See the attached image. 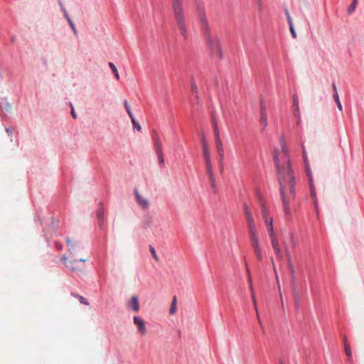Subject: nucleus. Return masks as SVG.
Instances as JSON below:
<instances>
[{
    "label": "nucleus",
    "mask_w": 364,
    "mask_h": 364,
    "mask_svg": "<svg viewBox=\"0 0 364 364\" xmlns=\"http://www.w3.org/2000/svg\"><path fill=\"white\" fill-rule=\"evenodd\" d=\"M277 181L285 215H289L291 214L290 198L294 200L296 198L295 178L291 176L287 170L284 173L279 171V178Z\"/></svg>",
    "instance_id": "nucleus-1"
},
{
    "label": "nucleus",
    "mask_w": 364,
    "mask_h": 364,
    "mask_svg": "<svg viewBox=\"0 0 364 364\" xmlns=\"http://www.w3.org/2000/svg\"><path fill=\"white\" fill-rule=\"evenodd\" d=\"M198 13L200 26L206 41V44L210 49L211 55L217 60H221L223 57L220 41L217 37H212L208 26V20L203 8L197 3Z\"/></svg>",
    "instance_id": "nucleus-2"
},
{
    "label": "nucleus",
    "mask_w": 364,
    "mask_h": 364,
    "mask_svg": "<svg viewBox=\"0 0 364 364\" xmlns=\"http://www.w3.org/2000/svg\"><path fill=\"white\" fill-rule=\"evenodd\" d=\"M280 144H281V149L282 151L284 154V161L283 164H281L278 155H277V150L274 151V161L276 166L277 168V179L279 178V171L282 172H285V171H288V173L291 176H294L293 171L291 170L289 156V151L286 146L285 139L284 136H281L279 138Z\"/></svg>",
    "instance_id": "nucleus-3"
},
{
    "label": "nucleus",
    "mask_w": 364,
    "mask_h": 364,
    "mask_svg": "<svg viewBox=\"0 0 364 364\" xmlns=\"http://www.w3.org/2000/svg\"><path fill=\"white\" fill-rule=\"evenodd\" d=\"M177 27L179 30L181 35L185 40L188 38V29L186 24L185 14L183 9L173 11Z\"/></svg>",
    "instance_id": "nucleus-4"
},
{
    "label": "nucleus",
    "mask_w": 364,
    "mask_h": 364,
    "mask_svg": "<svg viewBox=\"0 0 364 364\" xmlns=\"http://www.w3.org/2000/svg\"><path fill=\"white\" fill-rule=\"evenodd\" d=\"M154 147L156 151V154L158 158L159 164L161 166H164L165 161L162 150V145L160 142L159 136L157 134H155L154 136Z\"/></svg>",
    "instance_id": "nucleus-5"
},
{
    "label": "nucleus",
    "mask_w": 364,
    "mask_h": 364,
    "mask_svg": "<svg viewBox=\"0 0 364 364\" xmlns=\"http://www.w3.org/2000/svg\"><path fill=\"white\" fill-rule=\"evenodd\" d=\"M65 242L68 246V252L74 255L77 250L82 249V246L78 242H73L70 237H66Z\"/></svg>",
    "instance_id": "nucleus-6"
},
{
    "label": "nucleus",
    "mask_w": 364,
    "mask_h": 364,
    "mask_svg": "<svg viewBox=\"0 0 364 364\" xmlns=\"http://www.w3.org/2000/svg\"><path fill=\"white\" fill-rule=\"evenodd\" d=\"M259 124L262 127L261 132L264 131L267 127L268 123L265 107L263 105L262 102H261Z\"/></svg>",
    "instance_id": "nucleus-7"
},
{
    "label": "nucleus",
    "mask_w": 364,
    "mask_h": 364,
    "mask_svg": "<svg viewBox=\"0 0 364 364\" xmlns=\"http://www.w3.org/2000/svg\"><path fill=\"white\" fill-rule=\"evenodd\" d=\"M134 323L137 326L138 331L141 335H145L146 333L144 321L138 316L133 317Z\"/></svg>",
    "instance_id": "nucleus-8"
},
{
    "label": "nucleus",
    "mask_w": 364,
    "mask_h": 364,
    "mask_svg": "<svg viewBox=\"0 0 364 364\" xmlns=\"http://www.w3.org/2000/svg\"><path fill=\"white\" fill-rule=\"evenodd\" d=\"M104 215H105V210H104L103 203L102 202H100L99 207L97 210V218L98 220L99 226L101 229H102L103 226H104Z\"/></svg>",
    "instance_id": "nucleus-9"
},
{
    "label": "nucleus",
    "mask_w": 364,
    "mask_h": 364,
    "mask_svg": "<svg viewBox=\"0 0 364 364\" xmlns=\"http://www.w3.org/2000/svg\"><path fill=\"white\" fill-rule=\"evenodd\" d=\"M271 243H272V248H273L277 257L279 259H282L283 254L282 252V250L280 248L278 240L275 237H273V239H271Z\"/></svg>",
    "instance_id": "nucleus-10"
},
{
    "label": "nucleus",
    "mask_w": 364,
    "mask_h": 364,
    "mask_svg": "<svg viewBox=\"0 0 364 364\" xmlns=\"http://www.w3.org/2000/svg\"><path fill=\"white\" fill-rule=\"evenodd\" d=\"M11 109V104L8 102L7 98H1L0 99V109L4 113V116H6V113L9 112Z\"/></svg>",
    "instance_id": "nucleus-11"
},
{
    "label": "nucleus",
    "mask_w": 364,
    "mask_h": 364,
    "mask_svg": "<svg viewBox=\"0 0 364 364\" xmlns=\"http://www.w3.org/2000/svg\"><path fill=\"white\" fill-rule=\"evenodd\" d=\"M127 306L134 312H138L139 310L138 296H133L132 299L128 301Z\"/></svg>",
    "instance_id": "nucleus-12"
},
{
    "label": "nucleus",
    "mask_w": 364,
    "mask_h": 364,
    "mask_svg": "<svg viewBox=\"0 0 364 364\" xmlns=\"http://www.w3.org/2000/svg\"><path fill=\"white\" fill-rule=\"evenodd\" d=\"M202 146H203V154L205 160V163L211 161L210 155L208 151V144L205 139L204 136H202Z\"/></svg>",
    "instance_id": "nucleus-13"
},
{
    "label": "nucleus",
    "mask_w": 364,
    "mask_h": 364,
    "mask_svg": "<svg viewBox=\"0 0 364 364\" xmlns=\"http://www.w3.org/2000/svg\"><path fill=\"white\" fill-rule=\"evenodd\" d=\"M60 6H61V9L64 14V16L65 17V18L67 19L70 28H72L73 33L75 35H77V31L76 30V28H75V26L73 23V21H72V19L70 18V17L69 16L67 11L65 10V9L64 8V6H63V4L61 3H60Z\"/></svg>",
    "instance_id": "nucleus-14"
},
{
    "label": "nucleus",
    "mask_w": 364,
    "mask_h": 364,
    "mask_svg": "<svg viewBox=\"0 0 364 364\" xmlns=\"http://www.w3.org/2000/svg\"><path fill=\"white\" fill-rule=\"evenodd\" d=\"M285 251H286L287 256L289 259V270H290V273H291V280H292V282L294 284L296 282L295 270H294V268L292 264L290 262V254H289V249L287 247H285Z\"/></svg>",
    "instance_id": "nucleus-15"
},
{
    "label": "nucleus",
    "mask_w": 364,
    "mask_h": 364,
    "mask_svg": "<svg viewBox=\"0 0 364 364\" xmlns=\"http://www.w3.org/2000/svg\"><path fill=\"white\" fill-rule=\"evenodd\" d=\"M136 199L138 204L143 208H149V202L145 198H142L137 191H135Z\"/></svg>",
    "instance_id": "nucleus-16"
},
{
    "label": "nucleus",
    "mask_w": 364,
    "mask_h": 364,
    "mask_svg": "<svg viewBox=\"0 0 364 364\" xmlns=\"http://www.w3.org/2000/svg\"><path fill=\"white\" fill-rule=\"evenodd\" d=\"M309 181H310L311 196L314 198V203L315 208H317L318 202H317V200L316 198L315 187H314V186L313 184V182H312V176H311V173H309Z\"/></svg>",
    "instance_id": "nucleus-17"
},
{
    "label": "nucleus",
    "mask_w": 364,
    "mask_h": 364,
    "mask_svg": "<svg viewBox=\"0 0 364 364\" xmlns=\"http://www.w3.org/2000/svg\"><path fill=\"white\" fill-rule=\"evenodd\" d=\"M77 259H73L68 262V267L70 269L72 272L80 271L82 268L77 265Z\"/></svg>",
    "instance_id": "nucleus-18"
},
{
    "label": "nucleus",
    "mask_w": 364,
    "mask_h": 364,
    "mask_svg": "<svg viewBox=\"0 0 364 364\" xmlns=\"http://www.w3.org/2000/svg\"><path fill=\"white\" fill-rule=\"evenodd\" d=\"M212 123H213V132H214L215 139H220L219 129H218L217 122H216L213 114H212Z\"/></svg>",
    "instance_id": "nucleus-19"
},
{
    "label": "nucleus",
    "mask_w": 364,
    "mask_h": 364,
    "mask_svg": "<svg viewBox=\"0 0 364 364\" xmlns=\"http://www.w3.org/2000/svg\"><path fill=\"white\" fill-rule=\"evenodd\" d=\"M244 213L245 215L247 222L254 220V218L247 203H244Z\"/></svg>",
    "instance_id": "nucleus-20"
},
{
    "label": "nucleus",
    "mask_w": 364,
    "mask_h": 364,
    "mask_svg": "<svg viewBox=\"0 0 364 364\" xmlns=\"http://www.w3.org/2000/svg\"><path fill=\"white\" fill-rule=\"evenodd\" d=\"M171 1L173 11L183 9L182 0H171Z\"/></svg>",
    "instance_id": "nucleus-21"
},
{
    "label": "nucleus",
    "mask_w": 364,
    "mask_h": 364,
    "mask_svg": "<svg viewBox=\"0 0 364 364\" xmlns=\"http://www.w3.org/2000/svg\"><path fill=\"white\" fill-rule=\"evenodd\" d=\"M250 241H251V243H252V245L253 248L259 246V240H258V238H257V233L256 234H253V235H250Z\"/></svg>",
    "instance_id": "nucleus-22"
},
{
    "label": "nucleus",
    "mask_w": 364,
    "mask_h": 364,
    "mask_svg": "<svg viewBox=\"0 0 364 364\" xmlns=\"http://www.w3.org/2000/svg\"><path fill=\"white\" fill-rule=\"evenodd\" d=\"M247 225H248V230L250 235L256 234V226L254 220L248 221Z\"/></svg>",
    "instance_id": "nucleus-23"
},
{
    "label": "nucleus",
    "mask_w": 364,
    "mask_h": 364,
    "mask_svg": "<svg viewBox=\"0 0 364 364\" xmlns=\"http://www.w3.org/2000/svg\"><path fill=\"white\" fill-rule=\"evenodd\" d=\"M292 101H293L292 106L294 109V111L299 110V97L296 94L293 95Z\"/></svg>",
    "instance_id": "nucleus-24"
},
{
    "label": "nucleus",
    "mask_w": 364,
    "mask_h": 364,
    "mask_svg": "<svg viewBox=\"0 0 364 364\" xmlns=\"http://www.w3.org/2000/svg\"><path fill=\"white\" fill-rule=\"evenodd\" d=\"M333 97V99L337 105L338 108L339 109L340 111H342L343 107H342V104L341 102L338 92H334Z\"/></svg>",
    "instance_id": "nucleus-25"
},
{
    "label": "nucleus",
    "mask_w": 364,
    "mask_h": 364,
    "mask_svg": "<svg viewBox=\"0 0 364 364\" xmlns=\"http://www.w3.org/2000/svg\"><path fill=\"white\" fill-rule=\"evenodd\" d=\"M218 163H219V165L220 166V170H221V172L223 171V160H224V149H222V150H218Z\"/></svg>",
    "instance_id": "nucleus-26"
},
{
    "label": "nucleus",
    "mask_w": 364,
    "mask_h": 364,
    "mask_svg": "<svg viewBox=\"0 0 364 364\" xmlns=\"http://www.w3.org/2000/svg\"><path fill=\"white\" fill-rule=\"evenodd\" d=\"M176 311V296H174L169 309V314H174Z\"/></svg>",
    "instance_id": "nucleus-27"
},
{
    "label": "nucleus",
    "mask_w": 364,
    "mask_h": 364,
    "mask_svg": "<svg viewBox=\"0 0 364 364\" xmlns=\"http://www.w3.org/2000/svg\"><path fill=\"white\" fill-rule=\"evenodd\" d=\"M108 65H109V68H111L112 71L113 72L116 79L119 80V75L117 68L115 66V65L113 63H112V62H109Z\"/></svg>",
    "instance_id": "nucleus-28"
},
{
    "label": "nucleus",
    "mask_w": 364,
    "mask_h": 364,
    "mask_svg": "<svg viewBox=\"0 0 364 364\" xmlns=\"http://www.w3.org/2000/svg\"><path fill=\"white\" fill-rule=\"evenodd\" d=\"M344 346L346 355L350 358L352 355L351 350L346 338H344Z\"/></svg>",
    "instance_id": "nucleus-29"
},
{
    "label": "nucleus",
    "mask_w": 364,
    "mask_h": 364,
    "mask_svg": "<svg viewBox=\"0 0 364 364\" xmlns=\"http://www.w3.org/2000/svg\"><path fill=\"white\" fill-rule=\"evenodd\" d=\"M344 346L346 355L350 358L352 355L351 350L346 338H344Z\"/></svg>",
    "instance_id": "nucleus-30"
},
{
    "label": "nucleus",
    "mask_w": 364,
    "mask_h": 364,
    "mask_svg": "<svg viewBox=\"0 0 364 364\" xmlns=\"http://www.w3.org/2000/svg\"><path fill=\"white\" fill-rule=\"evenodd\" d=\"M254 252L255 253L256 257L259 261H262V250L260 247H257L253 248Z\"/></svg>",
    "instance_id": "nucleus-31"
},
{
    "label": "nucleus",
    "mask_w": 364,
    "mask_h": 364,
    "mask_svg": "<svg viewBox=\"0 0 364 364\" xmlns=\"http://www.w3.org/2000/svg\"><path fill=\"white\" fill-rule=\"evenodd\" d=\"M357 4H358V0H353L351 4L349 6V7L348 9V13L349 14H351L352 13L354 12V11L357 6Z\"/></svg>",
    "instance_id": "nucleus-32"
},
{
    "label": "nucleus",
    "mask_w": 364,
    "mask_h": 364,
    "mask_svg": "<svg viewBox=\"0 0 364 364\" xmlns=\"http://www.w3.org/2000/svg\"><path fill=\"white\" fill-rule=\"evenodd\" d=\"M261 212H262V215L263 220L269 218L268 210H267V207L264 205V204H263V203L261 205Z\"/></svg>",
    "instance_id": "nucleus-33"
},
{
    "label": "nucleus",
    "mask_w": 364,
    "mask_h": 364,
    "mask_svg": "<svg viewBox=\"0 0 364 364\" xmlns=\"http://www.w3.org/2000/svg\"><path fill=\"white\" fill-rule=\"evenodd\" d=\"M205 166H206L207 173H208L209 178H210L211 176H213L211 161L206 162Z\"/></svg>",
    "instance_id": "nucleus-34"
},
{
    "label": "nucleus",
    "mask_w": 364,
    "mask_h": 364,
    "mask_svg": "<svg viewBox=\"0 0 364 364\" xmlns=\"http://www.w3.org/2000/svg\"><path fill=\"white\" fill-rule=\"evenodd\" d=\"M288 24H289V30H290L291 36L294 38H296V31L294 29V25H293V22L291 21L290 23H288Z\"/></svg>",
    "instance_id": "nucleus-35"
},
{
    "label": "nucleus",
    "mask_w": 364,
    "mask_h": 364,
    "mask_svg": "<svg viewBox=\"0 0 364 364\" xmlns=\"http://www.w3.org/2000/svg\"><path fill=\"white\" fill-rule=\"evenodd\" d=\"M294 115L296 118V124L300 125L301 122L300 110L294 111Z\"/></svg>",
    "instance_id": "nucleus-36"
},
{
    "label": "nucleus",
    "mask_w": 364,
    "mask_h": 364,
    "mask_svg": "<svg viewBox=\"0 0 364 364\" xmlns=\"http://www.w3.org/2000/svg\"><path fill=\"white\" fill-rule=\"evenodd\" d=\"M267 232L269 233L270 239H273V237H274V227H273V225H267Z\"/></svg>",
    "instance_id": "nucleus-37"
},
{
    "label": "nucleus",
    "mask_w": 364,
    "mask_h": 364,
    "mask_svg": "<svg viewBox=\"0 0 364 364\" xmlns=\"http://www.w3.org/2000/svg\"><path fill=\"white\" fill-rule=\"evenodd\" d=\"M132 123L134 129H136L137 131H141V127L140 124L136 121V119H132Z\"/></svg>",
    "instance_id": "nucleus-38"
},
{
    "label": "nucleus",
    "mask_w": 364,
    "mask_h": 364,
    "mask_svg": "<svg viewBox=\"0 0 364 364\" xmlns=\"http://www.w3.org/2000/svg\"><path fill=\"white\" fill-rule=\"evenodd\" d=\"M149 251L153 257V258L156 260V261H159V257L156 255V250L154 248L153 246L151 245H149Z\"/></svg>",
    "instance_id": "nucleus-39"
},
{
    "label": "nucleus",
    "mask_w": 364,
    "mask_h": 364,
    "mask_svg": "<svg viewBox=\"0 0 364 364\" xmlns=\"http://www.w3.org/2000/svg\"><path fill=\"white\" fill-rule=\"evenodd\" d=\"M215 144L218 151L223 149V143L220 139H215Z\"/></svg>",
    "instance_id": "nucleus-40"
},
{
    "label": "nucleus",
    "mask_w": 364,
    "mask_h": 364,
    "mask_svg": "<svg viewBox=\"0 0 364 364\" xmlns=\"http://www.w3.org/2000/svg\"><path fill=\"white\" fill-rule=\"evenodd\" d=\"M77 299H79L80 302L84 305H88L89 304V302L87 301V300L82 296H77Z\"/></svg>",
    "instance_id": "nucleus-41"
},
{
    "label": "nucleus",
    "mask_w": 364,
    "mask_h": 364,
    "mask_svg": "<svg viewBox=\"0 0 364 364\" xmlns=\"http://www.w3.org/2000/svg\"><path fill=\"white\" fill-rule=\"evenodd\" d=\"M284 14H285V16L287 17V22L290 23L291 21H292V19L291 18V16L289 14V10H288L287 8L284 9Z\"/></svg>",
    "instance_id": "nucleus-42"
},
{
    "label": "nucleus",
    "mask_w": 364,
    "mask_h": 364,
    "mask_svg": "<svg viewBox=\"0 0 364 364\" xmlns=\"http://www.w3.org/2000/svg\"><path fill=\"white\" fill-rule=\"evenodd\" d=\"M264 222L266 226L273 225V219L272 217H269L267 218L264 219Z\"/></svg>",
    "instance_id": "nucleus-43"
},
{
    "label": "nucleus",
    "mask_w": 364,
    "mask_h": 364,
    "mask_svg": "<svg viewBox=\"0 0 364 364\" xmlns=\"http://www.w3.org/2000/svg\"><path fill=\"white\" fill-rule=\"evenodd\" d=\"M209 180H210V182L211 184V187L215 191L216 189V184H215V181L214 180L213 176H211L210 178H209Z\"/></svg>",
    "instance_id": "nucleus-44"
},
{
    "label": "nucleus",
    "mask_w": 364,
    "mask_h": 364,
    "mask_svg": "<svg viewBox=\"0 0 364 364\" xmlns=\"http://www.w3.org/2000/svg\"><path fill=\"white\" fill-rule=\"evenodd\" d=\"M55 246L58 251H61L63 248V245L58 242H55Z\"/></svg>",
    "instance_id": "nucleus-45"
},
{
    "label": "nucleus",
    "mask_w": 364,
    "mask_h": 364,
    "mask_svg": "<svg viewBox=\"0 0 364 364\" xmlns=\"http://www.w3.org/2000/svg\"><path fill=\"white\" fill-rule=\"evenodd\" d=\"M245 266H246L247 272L248 277H249V283H250V287H252V281H251V277H250V269L248 268L247 262H245Z\"/></svg>",
    "instance_id": "nucleus-46"
},
{
    "label": "nucleus",
    "mask_w": 364,
    "mask_h": 364,
    "mask_svg": "<svg viewBox=\"0 0 364 364\" xmlns=\"http://www.w3.org/2000/svg\"><path fill=\"white\" fill-rule=\"evenodd\" d=\"M124 107H125V109H126V111H127V112L128 110H132V109H131V107H130V106H129V103H128V101H127V100H125L124 101Z\"/></svg>",
    "instance_id": "nucleus-47"
},
{
    "label": "nucleus",
    "mask_w": 364,
    "mask_h": 364,
    "mask_svg": "<svg viewBox=\"0 0 364 364\" xmlns=\"http://www.w3.org/2000/svg\"><path fill=\"white\" fill-rule=\"evenodd\" d=\"M62 262L67 267V265L68 264V257L65 255H63L62 256Z\"/></svg>",
    "instance_id": "nucleus-48"
},
{
    "label": "nucleus",
    "mask_w": 364,
    "mask_h": 364,
    "mask_svg": "<svg viewBox=\"0 0 364 364\" xmlns=\"http://www.w3.org/2000/svg\"><path fill=\"white\" fill-rule=\"evenodd\" d=\"M302 153H303V157L305 161L307 160V156H306V151L305 149L304 146L302 144Z\"/></svg>",
    "instance_id": "nucleus-49"
},
{
    "label": "nucleus",
    "mask_w": 364,
    "mask_h": 364,
    "mask_svg": "<svg viewBox=\"0 0 364 364\" xmlns=\"http://www.w3.org/2000/svg\"><path fill=\"white\" fill-rule=\"evenodd\" d=\"M290 240H291L292 245L294 247L296 245V242H295L294 237L292 233H290Z\"/></svg>",
    "instance_id": "nucleus-50"
},
{
    "label": "nucleus",
    "mask_w": 364,
    "mask_h": 364,
    "mask_svg": "<svg viewBox=\"0 0 364 364\" xmlns=\"http://www.w3.org/2000/svg\"><path fill=\"white\" fill-rule=\"evenodd\" d=\"M71 107H72V110H71V114H72V117L74 118V119H76L77 118V114L74 110V107H73V105H71Z\"/></svg>",
    "instance_id": "nucleus-51"
},
{
    "label": "nucleus",
    "mask_w": 364,
    "mask_h": 364,
    "mask_svg": "<svg viewBox=\"0 0 364 364\" xmlns=\"http://www.w3.org/2000/svg\"><path fill=\"white\" fill-rule=\"evenodd\" d=\"M127 112L129 117H130L131 121L132 120V119H135L132 110H128Z\"/></svg>",
    "instance_id": "nucleus-52"
},
{
    "label": "nucleus",
    "mask_w": 364,
    "mask_h": 364,
    "mask_svg": "<svg viewBox=\"0 0 364 364\" xmlns=\"http://www.w3.org/2000/svg\"><path fill=\"white\" fill-rule=\"evenodd\" d=\"M6 132L9 134V135H11L12 134V129L11 127H7L6 128Z\"/></svg>",
    "instance_id": "nucleus-53"
},
{
    "label": "nucleus",
    "mask_w": 364,
    "mask_h": 364,
    "mask_svg": "<svg viewBox=\"0 0 364 364\" xmlns=\"http://www.w3.org/2000/svg\"><path fill=\"white\" fill-rule=\"evenodd\" d=\"M257 4H258L259 10L261 11L262 10V4H261L260 0H257Z\"/></svg>",
    "instance_id": "nucleus-54"
},
{
    "label": "nucleus",
    "mask_w": 364,
    "mask_h": 364,
    "mask_svg": "<svg viewBox=\"0 0 364 364\" xmlns=\"http://www.w3.org/2000/svg\"><path fill=\"white\" fill-rule=\"evenodd\" d=\"M332 89L333 90V92H338V91H337V88H336V84H335V83H333V84H332Z\"/></svg>",
    "instance_id": "nucleus-55"
},
{
    "label": "nucleus",
    "mask_w": 364,
    "mask_h": 364,
    "mask_svg": "<svg viewBox=\"0 0 364 364\" xmlns=\"http://www.w3.org/2000/svg\"><path fill=\"white\" fill-rule=\"evenodd\" d=\"M257 318L259 320V325H260L261 328L263 329V326H262V322L260 321V318H259V316L258 313H257Z\"/></svg>",
    "instance_id": "nucleus-56"
},
{
    "label": "nucleus",
    "mask_w": 364,
    "mask_h": 364,
    "mask_svg": "<svg viewBox=\"0 0 364 364\" xmlns=\"http://www.w3.org/2000/svg\"><path fill=\"white\" fill-rule=\"evenodd\" d=\"M252 300H253L254 305L256 307V299H255L254 294H252Z\"/></svg>",
    "instance_id": "nucleus-57"
},
{
    "label": "nucleus",
    "mask_w": 364,
    "mask_h": 364,
    "mask_svg": "<svg viewBox=\"0 0 364 364\" xmlns=\"http://www.w3.org/2000/svg\"><path fill=\"white\" fill-rule=\"evenodd\" d=\"M149 226H150V223H149V222L146 223L144 224V227L145 228H149Z\"/></svg>",
    "instance_id": "nucleus-58"
},
{
    "label": "nucleus",
    "mask_w": 364,
    "mask_h": 364,
    "mask_svg": "<svg viewBox=\"0 0 364 364\" xmlns=\"http://www.w3.org/2000/svg\"><path fill=\"white\" fill-rule=\"evenodd\" d=\"M77 261H78V263H79V262H83V263H85L86 260H85V259H79V260H77Z\"/></svg>",
    "instance_id": "nucleus-59"
},
{
    "label": "nucleus",
    "mask_w": 364,
    "mask_h": 364,
    "mask_svg": "<svg viewBox=\"0 0 364 364\" xmlns=\"http://www.w3.org/2000/svg\"><path fill=\"white\" fill-rule=\"evenodd\" d=\"M71 294H72V296H75L76 298H77V296H80L79 294H77L76 293H72Z\"/></svg>",
    "instance_id": "nucleus-60"
},
{
    "label": "nucleus",
    "mask_w": 364,
    "mask_h": 364,
    "mask_svg": "<svg viewBox=\"0 0 364 364\" xmlns=\"http://www.w3.org/2000/svg\"><path fill=\"white\" fill-rule=\"evenodd\" d=\"M192 88L193 90H196V86L195 84H192Z\"/></svg>",
    "instance_id": "nucleus-61"
},
{
    "label": "nucleus",
    "mask_w": 364,
    "mask_h": 364,
    "mask_svg": "<svg viewBox=\"0 0 364 364\" xmlns=\"http://www.w3.org/2000/svg\"><path fill=\"white\" fill-rule=\"evenodd\" d=\"M46 241L48 242V245H49V240H48V238H46Z\"/></svg>",
    "instance_id": "nucleus-62"
}]
</instances>
